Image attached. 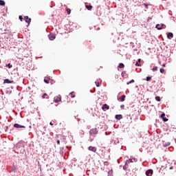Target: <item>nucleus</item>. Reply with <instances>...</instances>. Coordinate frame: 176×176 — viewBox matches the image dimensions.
Instances as JSON below:
<instances>
[{"label":"nucleus","mask_w":176,"mask_h":176,"mask_svg":"<svg viewBox=\"0 0 176 176\" xmlns=\"http://www.w3.org/2000/svg\"><path fill=\"white\" fill-rule=\"evenodd\" d=\"M98 131L97 130V128L92 129L89 131V134L91 135H96V134H98Z\"/></svg>","instance_id":"obj_1"},{"label":"nucleus","mask_w":176,"mask_h":176,"mask_svg":"<svg viewBox=\"0 0 176 176\" xmlns=\"http://www.w3.org/2000/svg\"><path fill=\"white\" fill-rule=\"evenodd\" d=\"M54 102H56V104L58 102H61V95L54 97Z\"/></svg>","instance_id":"obj_2"},{"label":"nucleus","mask_w":176,"mask_h":176,"mask_svg":"<svg viewBox=\"0 0 176 176\" xmlns=\"http://www.w3.org/2000/svg\"><path fill=\"white\" fill-rule=\"evenodd\" d=\"M24 19L25 21V23H28L27 27H28L31 23V18L28 17V16H24Z\"/></svg>","instance_id":"obj_3"},{"label":"nucleus","mask_w":176,"mask_h":176,"mask_svg":"<svg viewBox=\"0 0 176 176\" xmlns=\"http://www.w3.org/2000/svg\"><path fill=\"white\" fill-rule=\"evenodd\" d=\"M152 174H153V170L152 169H148V170L146 171V176H151Z\"/></svg>","instance_id":"obj_4"},{"label":"nucleus","mask_w":176,"mask_h":176,"mask_svg":"<svg viewBox=\"0 0 176 176\" xmlns=\"http://www.w3.org/2000/svg\"><path fill=\"white\" fill-rule=\"evenodd\" d=\"M48 38L50 41H54L56 39V35L54 34H50Z\"/></svg>","instance_id":"obj_5"},{"label":"nucleus","mask_w":176,"mask_h":176,"mask_svg":"<svg viewBox=\"0 0 176 176\" xmlns=\"http://www.w3.org/2000/svg\"><path fill=\"white\" fill-rule=\"evenodd\" d=\"M14 127L16 129H25V126L20 125L19 124H14Z\"/></svg>","instance_id":"obj_6"},{"label":"nucleus","mask_w":176,"mask_h":176,"mask_svg":"<svg viewBox=\"0 0 176 176\" xmlns=\"http://www.w3.org/2000/svg\"><path fill=\"white\" fill-rule=\"evenodd\" d=\"M164 116H166V114L164 113H163L161 115V118H162L163 122H167L168 120V119L166 118Z\"/></svg>","instance_id":"obj_7"},{"label":"nucleus","mask_w":176,"mask_h":176,"mask_svg":"<svg viewBox=\"0 0 176 176\" xmlns=\"http://www.w3.org/2000/svg\"><path fill=\"white\" fill-rule=\"evenodd\" d=\"M89 151H91V152H96L97 151V148L94 146H89L88 148Z\"/></svg>","instance_id":"obj_8"},{"label":"nucleus","mask_w":176,"mask_h":176,"mask_svg":"<svg viewBox=\"0 0 176 176\" xmlns=\"http://www.w3.org/2000/svg\"><path fill=\"white\" fill-rule=\"evenodd\" d=\"M102 109L104 111V109H109V106H108V104H104L102 105Z\"/></svg>","instance_id":"obj_9"},{"label":"nucleus","mask_w":176,"mask_h":176,"mask_svg":"<svg viewBox=\"0 0 176 176\" xmlns=\"http://www.w3.org/2000/svg\"><path fill=\"white\" fill-rule=\"evenodd\" d=\"M116 119H117V120H120V119H123V116L122 115H116Z\"/></svg>","instance_id":"obj_10"},{"label":"nucleus","mask_w":176,"mask_h":176,"mask_svg":"<svg viewBox=\"0 0 176 176\" xmlns=\"http://www.w3.org/2000/svg\"><path fill=\"white\" fill-rule=\"evenodd\" d=\"M173 36H174V34H173V33L171 32H169L167 35L168 39H171V38H173Z\"/></svg>","instance_id":"obj_11"},{"label":"nucleus","mask_w":176,"mask_h":176,"mask_svg":"<svg viewBox=\"0 0 176 176\" xmlns=\"http://www.w3.org/2000/svg\"><path fill=\"white\" fill-rule=\"evenodd\" d=\"M50 81V77H45L44 78V82L45 83H49V82Z\"/></svg>","instance_id":"obj_12"},{"label":"nucleus","mask_w":176,"mask_h":176,"mask_svg":"<svg viewBox=\"0 0 176 176\" xmlns=\"http://www.w3.org/2000/svg\"><path fill=\"white\" fill-rule=\"evenodd\" d=\"M136 67H141V59H138L135 63Z\"/></svg>","instance_id":"obj_13"},{"label":"nucleus","mask_w":176,"mask_h":176,"mask_svg":"<svg viewBox=\"0 0 176 176\" xmlns=\"http://www.w3.org/2000/svg\"><path fill=\"white\" fill-rule=\"evenodd\" d=\"M3 83H13V80H10L9 79H5Z\"/></svg>","instance_id":"obj_14"},{"label":"nucleus","mask_w":176,"mask_h":176,"mask_svg":"<svg viewBox=\"0 0 176 176\" xmlns=\"http://www.w3.org/2000/svg\"><path fill=\"white\" fill-rule=\"evenodd\" d=\"M125 98H126V96L125 95H122L121 96V98H120V100L121 102H123V101H124Z\"/></svg>","instance_id":"obj_15"},{"label":"nucleus","mask_w":176,"mask_h":176,"mask_svg":"<svg viewBox=\"0 0 176 176\" xmlns=\"http://www.w3.org/2000/svg\"><path fill=\"white\" fill-rule=\"evenodd\" d=\"M85 8L87 9V10H91V9H93L92 6H85Z\"/></svg>","instance_id":"obj_16"},{"label":"nucleus","mask_w":176,"mask_h":176,"mask_svg":"<svg viewBox=\"0 0 176 176\" xmlns=\"http://www.w3.org/2000/svg\"><path fill=\"white\" fill-rule=\"evenodd\" d=\"M108 176H113V170H110L108 172Z\"/></svg>","instance_id":"obj_17"},{"label":"nucleus","mask_w":176,"mask_h":176,"mask_svg":"<svg viewBox=\"0 0 176 176\" xmlns=\"http://www.w3.org/2000/svg\"><path fill=\"white\" fill-rule=\"evenodd\" d=\"M130 163H133V160L132 159H129V160H127L126 162V166H127V164H130Z\"/></svg>","instance_id":"obj_18"},{"label":"nucleus","mask_w":176,"mask_h":176,"mask_svg":"<svg viewBox=\"0 0 176 176\" xmlns=\"http://www.w3.org/2000/svg\"><path fill=\"white\" fill-rule=\"evenodd\" d=\"M0 6H5V1L3 0H0Z\"/></svg>","instance_id":"obj_19"},{"label":"nucleus","mask_w":176,"mask_h":176,"mask_svg":"<svg viewBox=\"0 0 176 176\" xmlns=\"http://www.w3.org/2000/svg\"><path fill=\"white\" fill-rule=\"evenodd\" d=\"M155 28H157V30H163V28L160 27V24H157Z\"/></svg>","instance_id":"obj_20"},{"label":"nucleus","mask_w":176,"mask_h":176,"mask_svg":"<svg viewBox=\"0 0 176 176\" xmlns=\"http://www.w3.org/2000/svg\"><path fill=\"white\" fill-rule=\"evenodd\" d=\"M74 93H75V92H71L69 94L71 98H75V95L74 94Z\"/></svg>","instance_id":"obj_21"},{"label":"nucleus","mask_w":176,"mask_h":176,"mask_svg":"<svg viewBox=\"0 0 176 176\" xmlns=\"http://www.w3.org/2000/svg\"><path fill=\"white\" fill-rule=\"evenodd\" d=\"M118 68H124V64L120 63L119 65H118Z\"/></svg>","instance_id":"obj_22"},{"label":"nucleus","mask_w":176,"mask_h":176,"mask_svg":"<svg viewBox=\"0 0 176 176\" xmlns=\"http://www.w3.org/2000/svg\"><path fill=\"white\" fill-rule=\"evenodd\" d=\"M66 12H67V14H71V9L67 8V9L66 10Z\"/></svg>","instance_id":"obj_23"},{"label":"nucleus","mask_w":176,"mask_h":176,"mask_svg":"<svg viewBox=\"0 0 176 176\" xmlns=\"http://www.w3.org/2000/svg\"><path fill=\"white\" fill-rule=\"evenodd\" d=\"M121 75H122V78H124V76H126V71L122 72Z\"/></svg>","instance_id":"obj_24"},{"label":"nucleus","mask_w":176,"mask_h":176,"mask_svg":"<svg viewBox=\"0 0 176 176\" xmlns=\"http://www.w3.org/2000/svg\"><path fill=\"white\" fill-rule=\"evenodd\" d=\"M152 71L155 72V71H157V67L155 66L153 67Z\"/></svg>","instance_id":"obj_25"},{"label":"nucleus","mask_w":176,"mask_h":176,"mask_svg":"<svg viewBox=\"0 0 176 176\" xmlns=\"http://www.w3.org/2000/svg\"><path fill=\"white\" fill-rule=\"evenodd\" d=\"M163 146H170V142H167V143L163 144Z\"/></svg>","instance_id":"obj_26"},{"label":"nucleus","mask_w":176,"mask_h":176,"mask_svg":"<svg viewBox=\"0 0 176 176\" xmlns=\"http://www.w3.org/2000/svg\"><path fill=\"white\" fill-rule=\"evenodd\" d=\"M130 83H134V80H131L129 82H126V85H130Z\"/></svg>","instance_id":"obj_27"},{"label":"nucleus","mask_w":176,"mask_h":176,"mask_svg":"<svg viewBox=\"0 0 176 176\" xmlns=\"http://www.w3.org/2000/svg\"><path fill=\"white\" fill-rule=\"evenodd\" d=\"M155 100H156V101H160V96H156L155 97Z\"/></svg>","instance_id":"obj_28"},{"label":"nucleus","mask_w":176,"mask_h":176,"mask_svg":"<svg viewBox=\"0 0 176 176\" xmlns=\"http://www.w3.org/2000/svg\"><path fill=\"white\" fill-rule=\"evenodd\" d=\"M151 79H152V77H151V76L146 77L147 82H149V80H151Z\"/></svg>","instance_id":"obj_29"},{"label":"nucleus","mask_w":176,"mask_h":176,"mask_svg":"<svg viewBox=\"0 0 176 176\" xmlns=\"http://www.w3.org/2000/svg\"><path fill=\"white\" fill-rule=\"evenodd\" d=\"M72 105H76V100H72Z\"/></svg>","instance_id":"obj_30"},{"label":"nucleus","mask_w":176,"mask_h":176,"mask_svg":"<svg viewBox=\"0 0 176 176\" xmlns=\"http://www.w3.org/2000/svg\"><path fill=\"white\" fill-rule=\"evenodd\" d=\"M6 67H8V68H12V67H13L10 63H8Z\"/></svg>","instance_id":"obj_31"},{"label":"nucleus","mask_w":176,"mask_h":176,"mask_svg":"<svg viewBox=\"0 0 176 176\" xmlns=\"http://www.w3.org/2000/svg\"><path fill=\"white\" fill-rule=\"evenodd\" d=\"M95 84L96 85L97 87H100V82H95Z\"/></svg>","instance_id":"obj_32"},{"label":"nucleus","mask_w":176,"mask_h":176,"mask_svg":"<svg viewBox=\"0 0 176 176\" xmlns=\"http://www.w3.org/2000/svg\"><path fill=\"white\" fill-rule=\"evenodd\" d=\"M160 72H161V74H164V69H160Z\"/></svg>","instance_id":"obj_33"},{"label":"nucleus","mask_w":176,"mask_h":176,"mask_svg":"<svg viewBox=\"0 0 176 176\" xmlns=\"http://www.w3.org/2000/svg\"><path fill=\"white\" fill-rule=\"evenodd\" d=\"M47 96V94H44L43 96H42V98H46V96Z\"/></svg>","instance_id":"obj_34"},{"label":"nucleus","mask_w":176,"mask_h":176,"mask_svg":"<svg viewBox=\"0 0 176 176\" xmlns=\"http://www.w3.org/2000/svg\"><path fill=\"white\" fill-rule=\"evenodd\" d=\"M120 108H121V109H124V104H122V105L120 106Z\"/></svg>","instance_id":"obj_35"},{"label":"nucleus","mask_w":176,"mask_h":176,"mask_svg":"<svg viewBox=\"0 0 176 176\" xmlns=\"http://www.w3.org/2000/svg\"><path fill=\"white\" fill-rule=\"evenodd\" d=\"M19 20H20L21 21H23V16H19Z\"/></svg>","instance_id":"obj_36"},{"label":"nucleus","mask_w":176,"mask_h":176,"mask_svg":"<svg viewBox=\"0 0 176 176\" xmlns=\"http://www.w3.org/2000/svg\"><path fill=\"white\" fill-rule=\"evenodd\" d=\"M56 142H57L58 145H60V140H58L56 141Z\"/></svg>","instance_id":"obj_37"},{"label":"nucleus","mask_w":176,"mask_h":176,"mask_svg":"<svg viewBox=\"0 0 176 176\" xmlns=\"http://www.w3.org/2000/svg\"><path fill=\"white\" fill-rule=\"evenodd\" d=\"M163 27H166V25H164V24H162V25H161V28H163Z\"/></svg>","instance_id":"obj_38"},{"label":"nucleus","mask_w":176,"mask_h":176,"mask_svg":"<svg viewBox=\"0 0 176 176\" xmlns=\"http://www.w3.org/2000/svg\"><path fill=\"white\" fill-rule=\"evenodd\" d=\"M50 126H53L54 124H53V122H50Z\"/></svg>","instance_id":"obj_39"},{"label":"nucleus","mask_w":176,"mask_h":176,"mask_svg":"<svg viewBox=\"0 0 176 176\" xmlns=\"http://www.w3.org/2000/svg\"><path fill=\"white\" fill-rule=\"evenodd\" d=\"M173 166H170V167L169 168V170H173Z\"/></svg>","instance_id":"obj_40"},{"label":"nucleus","mask_w":176,"mask_h":176,"mask_svg":"<svg viewBox=\"0 0 176 176\" xmlns=\"http://www.w3.org/2000/svg\"><path fill=\"white\" fill-rule=\"evenodd\" d=\"M162 67H166V63H164V64L162 65Z\"/></svg>","instance_id":"obj_41"}]
</instances>
